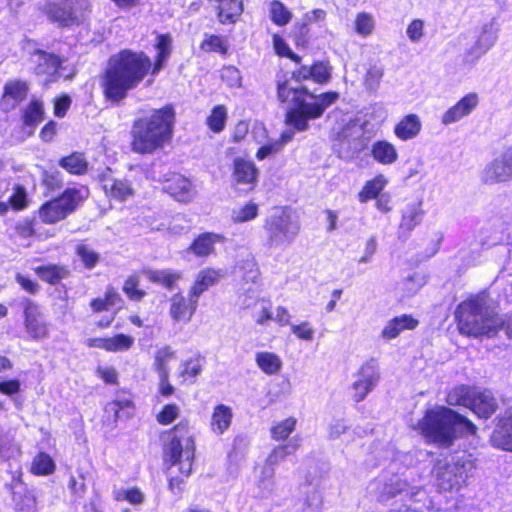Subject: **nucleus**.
Returning <instances> with one entry per match:
<instances>
[{"label":"nucleus","mask_w":512,"mask_h":512,"mask_svg":"<svg viewBox=\"0 0 512 512\" xmlns=\"http://www.w3.org/2000/svg\"><path fill=\"white\" fill-rule=\"evenodd\" d=\"M152 63L143 52L123 50L110 57L101 80L104 97L112 104H119L130 90L143 81Z\"/></svg>","instance_id":"obj_1"},{"label":"nucleus","mask_w":512,"mask_h":512,"mask_svg":"<svg viewBox=\"0 0 512 512\" xmlns=\"http://www.w3.org/2000/svg\"><path fill=\"white\" fill-rule=\"evenodd\" d=\"M277 96L280 102L292 105L286 112L285 122L297 131L307 130L308 121L321 117L339 98L337 92L314 95L305 87L293 86L289 81L278 82Z\"/></svg>","instance_id":"obj_2"},{"label":"nucleus","mask_w":512,"mask_h":512,"mask_svg":"<svg viewBox=\"0 0 512 512\" xmlns=\"http://www.w3.org/2000/svg\"><path fill=\"white\" fill-rule=\"evenodd\" d=\"M173 121L174 112L168 106L136 119L131 129L132 150L146 154L162 147L171 138Z\"/></svg>","instance_id":"obj_3"},{"label":"nucleus","mask_w":512,"mask_h":512,"mask_svg":"<svg viewBox=\"0 0 512 512\" xmlns=\"http://www.w3.org/2000/svg\"><path fill=\"white\" fill-rule=\"evenodd\" d=\"M458 329L472 337H492L504 326L485 295H476L463 301L456 310Z\"/></svg>","instance_id":"obj_4"},{"label":"nucleus","mask_w":512,"mask_h":512,"mask_svg":"<svg viewBox=\"0 0 512 512\" xmlns=\"http://www.w3.org/2000/svg\"><path fill=\"white\" fill-rule=\"evenodd\" d=\"M429 441L450 444L457 434H475L476 426L447 407L428 410L415 426Z\"/></svg>","instance_id":"obj_5"},{"label":"nucleus","mask_w":512,"mask_h":512,"mask_svg":"<svg viewBox=\"0 0 512 512\" xmlns=\"http://www.w3.org/2000/svg\"><path fill=\"white\" fill-rule=\"evenodd\" d=\"M475 469L474 459L470 454L451 457L449 461L436 462L432 474L440 491L451 492L460 490Z\"/></svg>","instance_id":"obj_6"},{"label":"nucleus","mask_w":512,"mask_h":512,"mask_svg":"<svg viewBox=\"0 0 512 512\" xmlns=\"http://www.w3.org/2000/svg\"><path fill=\"white\" fill-rule=\"evenodd\" d=\"M169 442L164 447L165 462L178 466L180 473L188 477L192 472L195 442L184 423L177 424L169 431Z\"/></svg>","instance_id":"obj_7"},{"label":"nucleus","mask_w":512,"mask_h":512,"mask_svg":"<svg viewBox=\"0 0 512 512\" xmlns=\"http://www.w3.org/2000/svg\"><path fill=\"white\" fill-rule=\"evenodd\" d=\"M266 246L268 248H286L300 231L298 221L287 210H277L265 222Z\"/></svg>","instance_id":"obj_8"},{"label":"nucleus","mask_w":512,"mask_h":512,"mask_svg":"<svg viewBox=\"0 0 512 512\" xmlns=\"http://www.w3.org/2000/svg\"><path fill=\"white\" fill-rule=\"evenodd\" d=\"M370 493L379 502H388L399 495H405L409 500L417 501L424 493L422 487L411 485L406 479L388 472L380 474L369 486Z\"/></svg>","instance_id":"obj_9"},{"label":"nucleus","mask_w":512,"mask_h":512,"mask_svg":"<svg viewBox=\"0 0 512 512\" xmlns=\"http://www.w3.org/2000/svg\"><path fill=\"white\" fill-rule=\"evenodd\" d=\"M449 405H461L470 408L478 417L489 418L497 409V400L490 391L459 386L447 395Z\"/></svg>","instance_id":"obj_10"},{"label":"nucleus","mask_w":512,"mask_h":512,"mask_svg":"<svg viewBox=\"0 0 512 512\" xmlns=\"http://www.w3.org/2000/svg\"><path fill=\"white\" fill-rule=\"evenodd\" d=\"M84 198V189H66L60 197L42 205L39 217L44 223L54 224L72 213Z\"/></svg>","instance_id":"obj_11"},{"label":"nucleus","mask_w":512,"mask_h":512,"mask_svg":"<svg viewBox=\"0 0 512 512\" xmlns=\"http://www.w3.org/2000/svg\"><path fill=\"white\" fill-rule=\"evenodd\" d=\"M301 439L297 436L289 440L287 444L277 446L267 457L265 464L256 475L257 487L263 493H270L275 486V468L287 456L294 454L300 447Z\"/></svg>","instance_id":"obj_12"},{"label":"nucleus","mask_w":512,"mask_h":512,"mask_svg":"<svg viewBox=\"0 0 512 512\" xmlns=\"http://www.w3.org/2000/svg\"><path fill=\"white\" fill-rule=\"evenodd\" d=\"M88 0H56L48 4L49 18L60 25L79 24L89 11Z\"/></svg>","instance_id":"obj_13"},{"label":"nucleus","mask_w":512,"mask_h":512,"mask_svg":"<svg viewBox=\"0 0 512 512\" xmlns=\"http://www.w3.org/2000/svg\"><path fill=\"white\" fill-rule=\"evenodd\" d=\"M380 379L378 362L371 358L363 363L354 374L351 395L355 402L363 401L374 390Z\"/></svg>","instance_id":"obj_14"},{"label":"nucleus","mask_w":512,"mask_h":512,"mask_svg":"<svg viewBox=\"0 0 512 512\" xmlns=\"http://www.w3.org/2000/svg\"><path fill=\"white\" fill-rule=\"evenodd\" d=\"M482 180L487 184L512 180V145L506 146L482 171Z\"/></svg>","instance_id":"obj_15"},{"label":"nucleus","mask_w":512,"mask_h":512,"mask_svg":"<svg viewBox=\"0 0 512 512\" xmlns=\"http://www.w3.org/2000/svg\"><path fill=\"white\" fill-rule=\"evenodd\" d=\"M258 174L252 161L236 158L233 162L232 186L237 190L250 191L257 182Z\"/></svg>","instance_id":"obj_16"},{"label":"nucleus","mask_w":512,"mask_h":512,"mask_svg":"<svg viewBox=\"0 0 512 512\" xmlns=\"http://www.w3.org/2000/svg\"><path fill=\"white\" fill-rule=\"evenodd\" d=\"M24 326L29 336L35 340L44 339L49 334L47 324L41 317L39 307L31 300H25L24 304Z\"/></svg>","instance_id":"obj_17"},{"label":"nucleus","mask_w":512,"mask_h":512,"mask_svg":"<svg viewBox=\"0 0 512 512\" xmlns=\"http://www.w3.org/2000/svg\"><path fill=\"white\" fill-rule=\"evenodd\" d=\"M100 184L109 199L124 202L134 196V188L128 180L115 178L110 173L100 176Z\"/></svg>","instance_id":"obj_18"},{"label":"nucleus","mask_w":512,"mask_h":512,"mask_svg":"<svg viewBox=\"0 0 512 512\" xmlns=\"http://www.w3.org/2000/svg\"><path fill=\"white\" fill-rule=\"evenodd\" d=\"M169 302V314L174 322L188 323L198 306V299L190 292L188 297L181 293H176L170 298Z\"/></svg>","instance_id":"obj_19"},{"label":"nucleus","mask_w":512,"mask_h":512,"mask_svg":"<svg viewBox=\"0 0 512 512\" xmlns=\"http://www.w3.org/2000/svg\"><path fill=\"white\" fill-rule=\"evenodd\" d=\"M478 103L479 97L477 93L472 92L465 95L442 115V124L449 125L460 121L464 117L470 115L477 107Z\"/></svg>","instance_id":"obj_20"},{"label":"nucleus","mask_w":512,"mask_h":512,"mask_svg":"<svg viewBox=\"0 0 512 512\" xmlns=\"http://www.w3.org/2000/svg\"><path fill=\"white\" fill-rule=\"evenodd\" d=\"M491 443L497 448L512 452V409L507 410L498 418L491 435Z\"/></svg>","instance_id":"obj_21"},{"label":"nucleus","mask_w":512,"mask_h":512,"mask_svg":"<svg viewBox=\"0 0 512 512\" xmlns=\"http://www.w3.org/2000/svg\"><path fill=\"white\" fill-rule=\"evenodd\" d=\"M30 62L34 65L33 70L35 74L51 77L57 73L62 61L55 54L35 50L31 54Z\"/></svg>","instance_id":"obj_22"},{"label":"nucleus","mask_w":512,"mask_h":512,"mask_svg":"<svg viewBox=\"0 0 512 512\" xmlns=\"http://www.w3.org/2000/svg\"><path fill=\"white\" fill-rule=\"evenodd\" d=\"M164 190L179 202H189L194 195L191 182L179 174L166 181Z\"/></svg>","instance_id":"obj_23"},{"label":"nucleus","mask_w":512,"mask_h":512,"mask_svg":"<svg viewBox=\"0 0 512 512\" xmlns=\"http://www.w3.org/2000/svg\"><path fill=\"white\" fill-rule=\"evenodd\" d=\"M419 324V321L411 315L403 314L389 320L381 331V337L384 340L397 338L405 330H413Z\"/></svg>","instance_id":"obj_24"},{"label":"nucleus","mask_w":512,"mask_h":512,"mask_svg":"<svg viewBox=\"0 0 512 512\" xmlns=\"http://www.w3.org/2000/svg\"><path fill=\"white\" fill-rule=\"evenodd\" d=\"M26 83L15 80L6 83L1 99V107L5 111L15 108L27 95Z\"/></svg>","instance_id":"obj_25"},{"label":"nucleus","mask_w":512,"mask_h":512,"mask_svg":"<svg viewBox=\"0 0 512 512\" xmlns=\"http://www.w3.org/2000/svg\"><path fill=\"white\" fill-rule=\"evenodd\" d=\"M422 130V122L417 114L405 115L394 127L395 136L401 141L416 138Z\"/></svg>","instance_id":"obj_26"},{"label":"nucleus","mask_w":512,"mask_h":512,"mask_svg":"<svg viewBox=\"0 0 512 512\" xmlns=\"http://www.w3.org/2000/svg\"><path fill=\"white\" fill-rule=\"evenodd\" d=\"M222 277L221 270L204 268L198 272L189 292L199 300L200 296L210 287L216 285Z\"/></svg>","instance_id":"obj_27"},{"label":"nucleus","mask_w":512,"mask_h":512,"mask_svg":"<svg viewBox=\"0 0 512 512\" xmlns=\"http://www.w3.org/2000/svg\"><path fill=\"white\" fill-rule=\"evenodd\" d=\"M9 488L11 490L12 499L18 509L29 510L35 505V498L27 490V487L22 481L21 474L13 476Z\"/></svg>","instance_id":"obj_28"},{"label":"nucleus","mask_w":512,"mask_h":512,"mask_svg":"<svg viewBox=\"0 0 512 512\" xmlns=\"http://www.w3.org/2000/svg\"><path fill=\"white\" fill-rule=\"evenodd\" d=\"M371 156L379 164L392 165L398 160L395 145L387 140H378L371 146Z\"/></svg>","instance_id":"obj_29"},{"label":"nucleus","mask_w":512,"mask_h":512,"mask_svg":"<svg viewBox=\"0 0 512 512\" xmlns=\"http://www.w3.org/2000/svg\"><path fill=\"white\" fill-rule=\"evenodd\" d=\"M223 241V237L216 233L200 234L188 247L187 252L197 257H208L214 253V244Z\"/></svg>","instance_id":"obj_30"},{"label":"nucleus","mask_w":512,"mask_h":512,"mask_svg":"<svg viewBox=\"0 0 512 512\" xmlns=\"http://www.w3.org/2000/svg\"><path fill=\"white\" fill-rule=\"evenodd\" d=\"M232 419L233 411L231 407L225 404L216 405L213 409L210 421L212 432L216 435H222L229 429Z\"/></svg>","instance_id":"obj_31"},{"label":"nucleus","mask_w":512,"mask_h":512,"mask_svg":"<svg viewBox=\"0 0 512 512\" xmlns=\"http://www.w3.org/2000/svg\"><path fill=\"white\" fill-rule=\"evenodd\" d=\"M221 23H235L243 12V0H216Z\"/></svg>","instance_id":"obj_32"},{"label":"nucleus","mask_w":512,"mask_h":512,"mask_svg":"<svg viewBox=\"0 0 512 512\" xmlns=\"http://www.w3.org/2000/svg\"><path fill=\"white\" fill-rule=\"evenodd\" d=\"M34 272L41 280L51 285L59 283L69 275V270L66 266L56 264L37 266L34 268Z\"/></svg>","instance_id":"obj_33"},{"label":"nucleus","mask_w":512,"mask_h":512,"mask_svg":"<svg viewBox=\"0 0 512 512\" xmlns=\"http://www.w3.org/2000/svg\"><path fill=\"white\" fill-rule=\"evenodd\" d=\"M142 274L153 283L163 285L167 289H172L175 283L181 279L182 273L169 269L152 270L145 269Z\"/></svg>","instance_id":"obj_34"},{"label":"nucleus","mask_w":512,"mask_h":512,"mask_svg":"<svg viewBox=\"0 0 512 512\" xmlns=\"http://www.w3.org/2000/svg\"><path fill=\"white\" fill-rule=\"evenodd\" d=\"M255 361L257 366L268 375L278 373L282 367V361L274 353L271 352H259L256 354Z\"/></svg>","instance_id":"obj_35"},{"label":"nucleus","mask_w":512,"mask_h":512,"mask_svg":"<svg viewBox=\"0 0 512 512\" xmlns=\"http://www.w3.org/2000/svg\"><path fill=\"white\" fill-rule=\"evenodd\" d=\"M172 39L169 35H159L157 37L156 61L152 69V74H157L163 67L164 62L168 59L171 53Z\"/></svg>","instance_id":"obj_36"},{"label":"nucleus","mask_w":512,"mask_h":512,"mask_svg":"<svg viewBox=\"0 0 512 512\" xmlns=\"http://www.w3.org/2000/svg\"><path fill=\"white\" fill-rule=\"evenodd\" d=\"M387 181L382 175L375 177L374 179L367 181L363 189L358 194V199L361 203H366L371 199H375L379 196L381 191L386 186Z\"/></svg>","instance_id":"obj_37"},{"label":"nucleus","mask_w":512,"mask_h":512,"mask_svg":"<svg viewBox=\"0 0 512 512\" xmlns=\"http://www.w3.org/2000/svg\"><path fill=\"white\" fill-rule=\"evenodd\" d=\"M422 216L421 203L409 205L402 215L400 227L407 231H412L421 222Z\"/></svg>","instance_id":"obj_38"},{"label":"nucleus","mask_w":512,"mask_h":512,"mask_svg":"<svg viewBox=\"0 0 512 512\" xmlns=\"http://www.w3.org/2000/svg\"><path fill=\"white\" fill-rule=\"evenodd\" d=\"M176 358L175 351L168 345L158 349L154 357L157 374L170 373L169 363Z\"/></svg>","instance_id":"obj_39"},{"label":"nucleus","mask_w":512,"mask_h":512,"mask_svg":"<svg viewBox=\"0 0 512 512\" xmlns=\"http://www.w3.org/2000/svg\"><path fill=\"white\" fill-rule=\"evenodd\" d=\"M375 19L372 14L360 12L354 19V31L361 37L367 38L374 32Z\"/></svg>","instance_id":"obj_40"},{"label":"nucleus","mask_w":512,"mask_h":512,"mask_svg":"<svg viewBox=\"0 0 512 512\" xmlns=\"http://www.w3.org/2000/svg\"><path fill=\"white\" fill-rule=\"evenodd\" d=\"M227 117V108L224 105H217L207 117L206 124L214 133H220L225 128Z\"/></svg>","instance_id":"obj_41"},{"label":"nucleus","mask_w":512,"mask_h":512,"mask_svg":"<svg viewBox=\"0 0 512 512\" xmlns=\"http://www.w3.org/2000/svg\"><path fill=\"white\" fill-rule=\"evenodd\" d=\"M60 166L71 174H83L87 170V162L82 154L73 153L59 162Z\"/></svg>","instance_id":"obj_42"},{"label":"nucleus","mask_w":512,"mask_h":512,"mask_svg":"<svg viewBox=\"0 0 512 512\" xmlns=\"http://www.w3.org/2000/svg\"><path fill=\"white\" fill-rule=\"evenodd\" d=\"M55 471L53 459L46 453H39L32 462L31 472L35 475H50Z\"/></svg>","instance_id":"obj_43"},{"label":"nucleus","mask_w":512,"mask_h":512,"mask_svg":"<svg viewBox=\"0 0 512 512\" xmlns=\"http://www.w3.org/2000/svg\"><path fill=\"white\" fill-rule=\"evenodd\" d=\"M269 13L272 22L277 26H285L292 19V13L278 0L270 3Z\"/></svg>","instance_id":"obj_44"},{"label":"nucleus","mask_w":512,"mask_h":512,"mask_svg":"<svg viewBox=\"0 0 512 512\" xmlns=\"http://www.w3.org/2000/svg\"><path fill=\"white\" fill-rule=\"evenodd\" d=\"M297 420L294 417L286 418L280 422L275 423L271 427V436L274 440H285L295 430Z\"/></svg>","instance_id":"obj_45"},{"label":"nucleus","mask_w":512,"mask_h":512,"mask_svg":"<svg viewBox=\"0 0 512 512\" xmlns=\"http://www.w3.org/2000/svg\"><path fill=\"white\" fill-rule=\"evenodd\" d=\"M106 413L113 415V420L117 421L123 417L129 418L133 413V406L129 400H116L106 405Z\"/></svg>","instance_id":"obj_46"},{"label":"nucleus","mask_w":512,"mask_h":512,"mask_svg":"<svg viewBox=\"0 0 512 512\" xmlns=\"http://www.w3.org/2000/svg\"><path fill=\"white\" fill-rule=\"evenodd\" d=\"M384 76V68L382 65L374 64L371 65L364 77V84L367 90L375 92Z\"/></svg>","instance_id":"obj_47"},{"label":"nucleus","mask_w":512,"mask_h":512,"mask_svg":"<svg viewBox=\"0 0 512 512\" xmlns=\"http://www.w3.org/2000/svg\"><path fill=\"white\" fill-rule=\"evenodd\" d=\"M497 38V31L493 28V25L486 24L483 26L475 43H477V45L486 53L496 43Z\"/></svg>","instance_id":"obj_48"},{"label":"nucleus","mask_w":512,"mask_h":512,"mask_svg":"<svg viewBox=\"0 0 512 512\" xmlns=\"http://www.w3.org/2000/svg\"><path fill=\"white\" fill-rule=\"evenodd\" d=\"M257 214L258 206L255 203L249 202L240 208L234 209L231 218L234 223H242L254 219Z\"/></svg>","instance_id":"obj_49"},{"label":"nucleus","mask_w":512,"mask_h":512,"mask_svg":"<svg viewBox=\"0 0 512 512\" xmlns=\"http://www.w3.org/2000/svg\"><path fill=\"white\" fill-rule=\"evenodd\" d=\"M332 67L328 62H315L311 66L312 80L319 84L327 83L331 78Z\"/></svg>","instance_id":"obj_50"},{"label":"nucleus","mask_w":512,"mask_h":512,"mask_svg":"<svg viewBox=\"0 0 512 512\" xmlns=\"http://www.w3.org/2000/svg\"><path fill=\"white\" fill-rule=\"evenodd\" d=\"M134 339L125 334H118L108 338L107 351H126L133 345Z\"/></svg>","instance_id":"obj_51"},{"label":"nucleus","mask_w":512,"mask_h":512,"mask_svg":"<svg viewBox=\"0 0 512 512\" xmlns=\"http://www.w3.org/2000/svg\"><path fill=\"white\" fill-rule=\"evenodd\" d=\"M76 253L83 265L88 269L95 267L99 261V254L85 244H79L76 248Z\"/></svg>","instance_id":"obj_52"},{"label":"nucleus","mask_w":512,"mask_h":512,"mask_svg":"<svg viewBox=\"0 0 512 512\" xmlns=\"http://www.w3.org/2000/svg\"><path fill=\"white\" fill-rule=\"evenodd\" d=\"M202 365L199 359H191L181 364L180 377L183 381L194 379L201 373Z\"/></svg>","instance_id":"obj_53"},{"label":"nucleus","mask_w":512,"mask_h":512,"mask_svg":"<svg viewBox=\"0 0 512 512\" xmlns=\"http://www.w3.org/2000/svg\"><path fill=\"white\" fill-rule=\"evenodd\" d=\"M43 120V106L39 101H32L27 107L24 114V121L26 125H36Z\"/></svg>","instance_id":"obj_54"},{"label":"nucleus","mask_w":512,"mask_h":512,"mask_svg":"<svg viewBox=\"0 0 512 512\" xmlns=\"http://www.w3.org/2000/svg\"><path fill=\"white\" fill-rule=\"evenodd\" d=\"M114 498L117 501L127 500L133 505H139L144 501L143 493L137 488L116 490L114 491Z\"/></svg>","instance_id":"obj_55"},{"label":"nucleus","mask_w":512,"mask_h":512,"mask_svg":"<svg viewBox=\"0 0 512 512\" xmlns=\"http://www.w3.org/2000/svg\"><path fill=\"white\" fill-rule=\"evenodd\" d=\"M138 286L139 277L137 275H132L125 281L123 291L131 300L138 301L142 299L145 295V292L143 290H140Z\"/></svg>","instance_id":"obj_56"},{"label":"nucleus","mask_w":512,"mask_h":512,"mask_svg":"<svg viewBox=\"0 0 512 512\" xmlns=\"http://www.w3.org/2000/svg\"><path fill=\"white\" fill-rule=\"evenodd\" d=\"M291 331L298 339L308 342L312 341L315 335V330L308 321L291 324Z\"/></svg>","instance_id":"obj_57"},{"label":"nucleus","mask_w":512,"mask_h":512,"mask_svg":"<svg viewBox=\"0 0 512 512\" xmlns=\"http://www.w3.org/2000/svg\"><path fill=\"white\" fill-rule=\"evenodd\" d=\"M180 408L176 404H168L157 415V421L162 425H168L179 417Z\"/></svg>","instance_id":"obj_58"},{"label":"nucleus","mask_w":512,"mask_h":512,"mask_svg":"<svg viewBox=\"0 0 512 512\" xmlns=\"http://www.w3.org/2000/svg\"><path fill=\"white\" fill-rule=\"evenodd\" d=\"M425 282L426 280L424 276L419 273H413L401 283L402 290L409 295L414 294L425 284Z\"/></svg>","instance_id":"obj_59"},{"label":"nucleus","mask_w":512,"mask_h":512,"mask_svg":"<svg viewBox=\"0 0 512 512\" xmlns=\"http://www.w3.org/2000/svg\"><path fill=\"white\" fill-rule=\"evenodd\" d=\"M485 54L477 43H473L469 48L465 50L462 55V64L467 67L474 66L478 60Z\"/></svg>","instance_id":"obj_60"},{"label":"nucleus","mask_w":512,"mask_h":512,"mask_svg":"<svg viewBox=\"0 0 512 512\" xmlns=\"http://www.w3.org/2000/svg\"><path fill=\"white\" fill-rule=\"evenodd\" d=\"M202 49L205 51H214L225 54L227 51V47L225 41L222 37L217 35L209 36L203 43Z\"/></svg>","instance_id":"obj_61"},{"label":"nucleus","mask_w":512,"mask_h":512,"mask_svg":"<svg viewBox=\"0 0 512 512\" xmlns=\"http://www.w3.org/2000/svg\"><path fill=\"white\" fill-rule=\"evenodd\" d=\"M424 22L420 19L413 20L407 27V36L411 42L417 43L423 37Z\"/></svg>","instance_id":"obj_62"},{"label":"nucleus","mask_w":512,"mask_h":512,"mask_svg":"<svg viewBox=\"0 0 512 512\" xmlns=\"http://www.w3.org/2000/svg\"><path fill=\"white\" fill-rule=\"evenodd\" d=\"M281 150L282 148L280 142H277L276 140H270L258 149L256 157L258 160H263L272 154L278 153Z\"/></svg>","instance_id":"obj_63"},{"label":"nucleus","mask_w":512,"mask_h":512,"mask_svg":"<svg viewBox=\"0 0 512 512\" xmlns=\"http://www.w3.org/2000/svg\"><path fill=\"white\" fill-rule=\"evenodd\" d=\"M9 204L17 210L26 206V192L21 186H16L13 194L9 197Z\"/></svg>","instance_id":"obj_64"}]
</instances>
